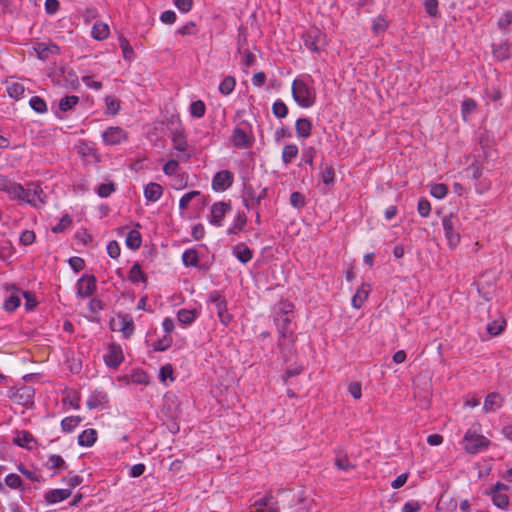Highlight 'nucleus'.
I'll return each mask as SVG.
<instances>
[{"label":"nucleus","mask_w":512,"mask_h":512,"mask_svg":"<svg viewBox=\"0 0 512 512\" xmlns=\"http://www.w3.org/2000/svg\"><path fill=\"white\" fill-rule=\"evenodd\" d=\"M294 101L302 108H310L316 102V90L309 75L296 78L292 83Z\"/></svg>","instance_id":"nucleus-1"},{"label":"nucleus","mask_w":512,"mask_h":512,"mask_svg":"<svg viewBox=\"0 0 512 512\" xmlns=\"http://www.w3.org/2000/svg\"><path fill=\"white\" fill-rule=\"evenodd\" d=\"M7 194L10 199L23 201L31 206L38 207L44 203L43 191L38 184H29L24 188L21 184L12 182L8 188Z\"/></svg>","instance_id":"nucleus-2"},{"label":"nucleus","mask_w":512,"mask_h":512,"mask_svg":"<svg viewBox=\"0 0 512 512\" xmlns=\"http://www.w3.org/2000/svg\"><path fill=\"white\" fill-rule=\"evenodd\" d=\"M463 443L464 449L468 453L476 454L482 449L488 447L490 442L485 436L478 434L472 429H469L464 435Z\"/></svg>","instance_id":"nucleus-3"},{"label":"nucleus","mask_w":512,"mask_h":512,"mask_svg":"<svg viewBox=\"0 0 512 512\" xmlns=\"http://www.w3.org/2000/svg\"><path fill=\"white\" fill-rule=\"evenodd\" d=\"M459 219L457 216L449 215L442 219V227L445 233L446 240L450 248H455L460 243V234L457 231Z\"/></svg>","instance_id":"nucleus-4"},{"label":"nucleus","mask_w":512,"mask_h":512,"mask_svg":"<svg viewBox=\"0 0 512 512\" xmlns=\"http://www.w3.org/2000/svg\"><path fill=\"white\" fill-rule=\"evenodd\" d=\"M304 46L312 51L318 52L326 44V36L318 28L312 27L303 34Z\"/></svg>","instance_id":"nucleus-5"},{"label":"nucleus","mask_w":512,"mask_h":512,"mask_svg":"<svg viewBox=\"0 0 512 512\" xmlns=\"http://www.w3.org/2000/svg\"><path fill=\"white\" fill-rule=\"evenodd\" d=\"M209 300L215 305L220 322L224 325H228L232 316L227 311V302L225 298L218 291H212L209 295Z\"/></svg>","instance_id":"nucleus-6"},{"label":"nucleus","mask_w":512,"mask_h":512,"mask_svg":"<svg viewBox=\"0 0 512 512\" xmlns=\"http://www.w3.org/2000/svg\"><path fill=\"white\" fill-rule=\"evenodd\" d=\"M231 209L230 202L214 203L210 210L209 223L216 227L222 226L225 215L229 213Z\"/></svg>","instance_id":"nucleus-7"},{"label":"nucleus","mask_w":512,"mask_h":512,"mask_svg":"<svg viewBox=\"0 0 512 512\" xmlns=\"http://www.w3.org/2000/svg\"><path fill=\"white\" fill-rule=\"evenodd\" d=\"M292 310L290 304H284L281 312L277 315L276 321L279 326V331L283 337L292 334L290 327L292 320Z\"/></svg>","instance_id":"nucleus-8"},{"label":"nucleus","mask_w":512,"mask_h":512,"mask_svg":"<svg viewBox=\"0 0 512 512\" xmlns=\"http://www.w3.org/2000/svg\"><path fill=\"white\" fill-rule=\"evenodd\" d=\"M127 139V133L121 127L112 126L102 133V140L106 145H117Z\"/></svg>","instance_id":"nucleus-9"},{"label":"nucleus","mask_w":512,"mask_h":512,"mask_svg":"<svg viewBox=\"0 0 512 512\" xmlns=\"http://www.w3.org/2000/svg\"><path fill=\"white\" fill-rule=\"evenodd\" d=\"M34 394L35 392L32 387L24 386L13 392L11 399L19 405L30 407L34 402Z\"/></svg>","instance_id":"nucleus-10"},{"label":"nucleus","mask_w":512,"mask_h":512,"mask_svg":"<svg viewBox=\"0 0 512 512\" xmlns=\"http://www.w3.org/2000/svg\"><path fill=\"white\" fill-rule=\"evenodd\" d=\"M507 490L508 486L500 482L491 490L492 501L500 509H506L509 505V497L506 494Z\"/></svg>","instance_id":"nucleus-11"},{"label":"nucleus","mask_w":512,"mask_h":512,"mask_svg":"<svg viewBox=\"0 0 512 512\" xmlns=\"http://www.w3.org/2000/svg\"><path fill=\"white\" fill-rule=\"evenodd\" d=\"M233 182V175L228 170L217 172L212 179V188L215 191L222 192L228 189Z\"/></svg>","instance_id":"nucleus-12"},{"label":"nucleus","mask_w":512,"mask_h":512,"mask_svg":"<svg viewBox=\"0 0 512 512\" xmlns=\"http://www.w3.org/2000/svg\"><path fill=\"white\" fill-rule=\"evenodd\" d=\"M124 360L122 349L119 345L110 344L108 351L104 355V361L110 368H117Z\"/></svg>","instance_id":"nucleus-13"},{"label":"nucleus","mask_w":512,"mask_h":512,"mask_svg":"<svg viewBox=\"0 0 512 512\" xmlns=\"http://www.w3.org/2000/svg\"><path fill=\"white\" fill-rule=\"evenodd\" d=\"M96 289V278L93 275H84L77 282V294L81 297L91 296Z\"/></svg>","instance_id":"nucleus-14"},{"label":"nucleus","mask_w":512,"mask_h":512,"mask_svg":"<svg viewBox=\"0 0 512 512\" xmlns=\"http://www.w3.org/2000/svg\"><path fill=\"white\" fill-rule=\"evenodd\" d=\"M6 290L9 293L4 301L3 307L6 311L12 312L20 306L21 291L13 285H6Z\"/></svg>","instance_id":"nucleus-15"},{"label":"nucleus","mask_w":512,"mask_h":512,"mask_svg":"<svg viewBox=\"0 0 512 512\" xmlns=\"http://www.w3.org/2000/svg\"><path fill=\"white\" fill-rule=\"evenodd\" d=\"M503 398L499 393L492 392L484 400L483 410L485 413L494 412L502 407Z\"/></svg>","instance_id":"nucleus-16"},{"label":"nucleus","mask_w":512,"mask_h":512,"mask_svg":"<svg viewBox=\"0 0 512 512\" xmlns=\"http://www.w3.org/2000/svg\"><path fill=\"white\" fill-rule=\"evenodd\" d=\"M370 291L371 287L369 284H362L352 297V306L356 309L361 308L362 305L366 302Z\"/></svg>","instance_id":"nucleus-17"},{"label":"nucleus","mask_w":512,"mask_h":512,"mask_svg":"<svg viewBox=\"0 0 512 512\" xmlns=\"http://www.w3.org/2000/svg\"><path fill=\"white\" fill-rule=\"evenodd\" d=\"M71 490L70 489H54L48 491L44 498L47 503L49 504H55L58 502H61L71 496Z\"/></svg>","instance_id":"nucleus-18"},{"label":"nucleus","mask_w":512,"mask_h":512,"mask_svg":"<svg viewBox=\"0 0 512 512\" xmlns=\"http://www.w3.org/2000/svg\"><path fill=\"white\" fill-rule=\"evenodd\" d=\"M162 193V186L154 182L147 184L144 188V196L146 200L151 202L158 201L161 198Z\"/></svg>","instance_id":"nucleus-19"},{"label":"nucleus","mask_w":512,"mask_h":512,"mask_svg":"<svg viewBox=\"0 0 512 512\" xmlns=\"http://www.w3.org/2000/svg\"><path fill=\"white\" fill-rule=\"evenodd\" d=\"M14 443L26 449H32L35 444L33 435L28 431H19L14 437Z\"/></svg>","instance_id":"nucleus-20"},{"label":"nucleus","mask_w":512,"mask_h":512,"mask_svg":"<svg viewBox=\"0 0 512 512\" xmlns=\"http://www.w3.org/2000/svg\"><path fill=\"white\" fill-rule=\"evenodd\" d=\"M97 440V431L89 428L82 431L78 436V444L83 447H91Z\"/></svg>","instance_id":"nucleus-21"},{"label":"nucleus","mask_w":512,"mask_h":512,"mask_svg":"<svg viewBox=\"0 0 512 512\" xmlns=\"http://www.w3.org/2000/svg\"><path fill=\"white\" fill-rule=\"evenodd\" d=\"M296 134L298 137L307 138L311 134L312 124L307 118H300L295 123Z\"/></svg>","instance_id":"nucleus-22"},{"label":"nucleus","mask_w":512,"mask_h":512,"mask_svg":"<svg viewBox=\"0 0 512 512\" xmlns=\"http://www.w3.org/2000/svg\"><path fill=\"white\" fill-rule=\"evenodd\" d=\"M35 51L38 54V57L42 60H45L48 58L49 54H55L58 53L59 47L55 44H45V43H37L35 46Z\"/></svg>","instance_id":"nucleus-23"},{"label":"nucleus","mask_w":512,"mask_h":512,"mask_svg":"<svg viewBox=\"0 0 512 512\" xmlns=\"http://www.w3.org/2000/svg\"><path fill=\"white\" fill-rule=\"evenodd\" d=\"M233 254L241 263H247L252 259V250L243 244L237 245L233 249Z\"/></svg>","instance_id":"nucleus-24"},{"label":"nucleus","mask_w":512,"mask_h":512,"mask_svg":"<svg viewBox=\"0 0 512 512\" xmlns=\"http://www.w3.org/2000/svg\"><path fill=\"white\" fill-rule=\"evenodd\" d=\"M108 402V397L102 392L93 393L87 400V407L89 409H96Z\"/></svg>","instance_id":"nucleus-25"},{"label":"nucleus","mask_w":512,"mask_h":512,"mask_svg":"<svg viewBox=\"0 0 512 512\" xmlns=\"http://www.w3.org/2000/svg\"><path fill=\"white\" fill-rule=\"evenodd\" d=\"M247 222L245 213L239 212L234 220V223L228 228L227 233L234 235L243 230Z\"/></svg>","instance_id":"nucleus-26"},{"label":"nucleus","mask_w":512,"mask_h":512,"mask_svg":"<svg viewBox=\"0 0 512 512\" xmlns=\"http://www.w3.org/2000/svg\"><path fill=\"white\" fill-rule=\"evenodd\" d=\"M91 33L94 39L104 40L109 36V26L103 22L95 23L92 27Z\"/></svg>","instance_id":"nucleus-27"},{"label":"nucleus","mask_w":512,"mask_h":512,"mask_svg":"<svg viewBox=\"0 0 512 512\" xmlns=\"http://www.w3.org/2000/svg\"><path fill=\"white\" fill-rule=\"evenodd\" d=\"M7 94L14 99H20L25 92L24 85L19 82H8L6 85Z\"/></svg>","instance_id":"nucleus-28"},{"label":"nucleus","mask_w":512,"mask_h":512,"mask_svg":"<svg viewBox=\"0 0 512 512\" xmlns=\"http://www.w3.org/2000/svg\"><path fill=\"white\" fill-rule=\"evenodd\" d=\"M335 465L339 470L348 471L354 468V465L349 461L348 456L343 451H338L335 456Z\"/></svg>","instance_id":"nucleus-29"},{"label":"nucleus","mask_w":512,"mask_h":512,"mask_svg":"<svg viewBox=\"0 0 512 512\" xmlns=\"http://www.w3.org/2000/svg\"><path fill=\"white\" fill-rule=\"evenodd\" d=\"M126 245L132 250H137L142 243L141 234L137 230H130L126 237Z\"/></svg>","instance_id":"nucleus-30"},{"label":"nucleus","mask_w":512,"mask_h":512,"mask_svg":"<svg viewBox=\"0 0 512 512\" xmlns=\"http://www.w3.org/2000/svg\"><path fill=\"white\" fill-rule=\"evenodd\" d=\"M79 103V97L75 95L65 96L59 100L58 107L62 112L73 109Z\"/></svg>","instance_id":"nucleus-31"},{"label":"nucleus","mask_w":512,"mask_h":512,"mask_svg":"<svg viewBox=\"0 0 512 512\" xmlns=\"http://www.w3.org/2000/svg\"><path fill=\"white\" fill-rule=\"evenodd\" d=\"M82 421L80 416L65 417L61 421V428L64 432L71 433Z\"/></svg>","instance_id":"nucleus-32"},{"label":"nucleus","mask_w":512,"mask_h":512,"mask_svg":"<svg viewBox=\"0 0 512 512\" xmlns=\"http://www.w3.org/2000/svg\"><path fill=\"white\" fill-rule=\"evenodd\" d=\"M129 280L133 283L145 282L146 277L139 263L135 262L129 272Z\"/></svg>","instance_id":"nucleus-33"},{"label":"nucleus","mask_w":512,"mask_h":512,"mask_svg":"<svg viewBox=\"0 0 512 512\" xmlns=\"http://www.w3.org/2000/svg\"><path fill=\"white\" fill-rule=\"evenodd\" d=\"M232 141L235 146H246L248 144V135L242 128H235L232 134Z\"/></svg>","instance_id":"nucleus-34"},{"label":"nucleus","mask_w":512,"mask_h":512,"mask_svg":"<svg viewBox=\"0 0 512 512\" xmlns=\"http://www.w3.org/2000/svg\"><path fill=\"white\" fill-rule=\"evenodd\" d=\"M236 85V81L232 76H226L219 85V91L223 95H229L233 92Z\"/></svg>","instance_id":"nucleus-35"},{"label":"nucleus","mask_w":512,"mask_h":512,"mask_svg":"<svg viewBox=\"0 0 512 512\" xmlns=\"http://www.w3.org/2000/svg\"><path fill=\"white\" fill-rule=\"evenodd\" d=\"M245 195L250 196L252 203L260 204L261 200L267 196V188H263L258 194L255 193L251 185L245 186Z\"/></svg>","instance_id":"nucleus-36"},{"label":"nucleus","mask_w":512,"mask_h":512,"mask_svg":"<svg viewBox=\"0 0 512 512\" xmlns=\"http://www.w3.org/2000/svg\"><path fill=\"white\" fill-rule=\"evenodd\" d=\"M298 154V147L295 144H288L283 148L282 160L284 163H291Z\"/></svg>","instance_id":"nucleus-37"},{"label":"nucleus","mask_w":512,"mask_h":512,"mask_svg":"<svg viewBox=\"0 0 512 512\" xmlns=\"http://www.w3.org/2000/svg\"><path fill=\"white\" fill-rule=\"evenodd\" d=\"M47 466L50 469H56V470H65L67 468V465H66L64 459L61 456L55 455V454L48 456Z\"/></svg>","instance_id":"nucleus-38"},{"label":"nucleus","mask_w":512,"mask_h":512,"mask_svg":"<svg viewBox=\"0 0 512 512\" xmlns=\"http://www.w3.org/2000/svg\"><path fill=\"white\" fill-rule=\"evenodd\" d=\"M119 45L122 50L123 58L127 61H132L135 58V53L128 40L121 37L119 39Z\"/></svg>","instance_id":"nucleus-39"},{"label":"nucleus","mask_w":512,"mask_h":512,"mask_svg":"<svg viewBox=\"0 0 512 512\" xmlns=\"http://www.w3.org/2000/svg\"><path fill=\"white\" fill-rule=\"evenodd\" d=\"M178 321L189 325L196 319V311L189 309H180L177 313Z\"/></svg>","instance_id":"nucleus-40"},{"label":"nucleus","mask_w":512,"mask_h":512,"mask_svg":"<svg viewBox=\"0 0 512 512\" xmlns=\"http://www.w3.org/2000/svg\"><path fill=\"white\" fill-rule=\"evenodd\" d=\"M189 111L193 117H196V118L203 117L206 112V107H205L204 102L201 100L193 101L190 104Z\"/></svg>","instance_id":"nucleus-41"},{"label":"nucleus","mask_w":512,"mask_h":512,"mask_svg":"<svg viewBox=\"0 0 512 512\" xmlns=\"http://www.w3.org/2000/svg\"><path fill=\"white\" fill-rule=\"evenodd\" d=\"M119 330L123 333L126 338H129L134 332V324L131 319L122 317L119 320Z\"/></svg>","instance_id":"nucleus-42"},{"label":"nucleus","mask_w":512,"mask_h":512,"mask_svg":"<svg viewBox=\"0 0 512 512\" xmlns=\"http://www.w3.org/2000/svg\"><path fill=\"white\" fill-rule=\"evenodd\" d=\"M504 326H505V320L499 319V320H494L491 323H488L486 329H487V332L491 336H497L503 331Z\"/></svg>","instance_id":"nucleus-43"},{"label":"nucleus","mask_w":512,"mask_h":512,"mask_svg":"<svg viewBox=\"0 0 512 512\" xmlns=\"http://www.w3.org/2000/svg\"><path fill=\"white\" fill-rule=\"evenodd\" d=\"M30 107L37 113H45L47 111L46 102L39 96H33L29 100Z\"/></svg>","instance_id":"nucleus-44"},{"label":"nucleus","mask_w":512,"mask_h":512,"mask_svg":"<svg viewBox=\"0 0 512 512\" xmlns=\"http://www.w3.org/2000/svg\"><path fill=\"white\" fill-rule=\"evenodd\" d=\"M182 261L186 266H196L198 264L197 252L193 249L185 250L182 254Z\"/></svg>","instance_id":"nucleus-45"},{"label":"nucleus","mask_w":512,"mask_h":512,"mask_svg":"<svg viewBox=\"0 0 512 512\" xmlns=\"http://www.w3.org/2000/svg\"><path fill=\"white\" fill-rule=\"evenodd\" d=\"M272 112L277 118H285L288 114V108L282 100H276L272 105Z\"/></svg>","instance_id":"nucleus-46"},{"label":"nucleus","mask_w":512,"mask_h":512,"mask_svg":"<svg viewBox=\"0 0 512 512\" xmlns=\"http://www.w3.org/2000/svg\"><path fill=\"white\" fill-rule=\"evenodd\" d=\"M448 192V188L443 183L433 184L430 189V193L436 199H443Z\"/></svg>","instance_id":"nucleus-47"},{"label":"nucleus","mask_w":512,"mask_h":512,"mask_svg":"<svg viewBox=\"0 0 512 512\" xmlns=\"http://www.w3.org/2000/svg\"><path fill=\"white\" fill-rule=\"evenodd\" d=\"M105 104H106V109H107L108 113H110L112 115H115L118 113V111L120 109V103L115 97L107 96L105 98Z\"/></svg>","instance_id":"nucleus-48"},{"label":"nucleus","mask_w":512,"mask_h":512,"mask_svg":"<svg viewBox=\"0 0 512 512\" xmlns=\"http://www.w3.org/2000/svg\"><path fill=\"white\" fill-rule=\"evenodd\" d=\"M5 484L12 489H20L22 486V479L19 475L11 473L6 476Z\"/></svg>","instance_id":"nucleus-49"},{"label":"nucleus","mask_w":512,"mask_h":512,"mask_svg":"<svg viewBox=\"0 0 512 512\" xmlns=\"http://www.w3.org/2000/svg\"><path fill=\"white\" fill-rule=\"evenodd\" d=\"M172 342V337L169 335H165L161 340L153 344V349L159 352L165 351L172 345Z\"/></svg>","instance_id":"nucleus-50"},{"label":"nucleus","mask_w":512,"mask_h":512,"mask_svg":"<svg viewBox=\"0 0 512 512\" xmlns=\"http://www.w3.org/2000/svg\"><path fill=\"white\" fill-rule=\"evenodd\" d=\"M71 223V218L68 215H64L60 221L52 227V231L54 233H62L71 225Z\"/></svg>","instance_id":"nucleus-51"},{"label":"nucleus","mask_w":512,"mask_h":512,"mask_svg":"<svg viewBox=\"0 0 512 512\" xmlns=\"http://www.w3.org/2000/svg\"><path fill=\"white\" fill-rule=\"evenodd\" d=\"M131 381L136 384L147 385L149 383V376L145 372L137 370L131 374Z\"/></svg>","instance_id":"nucleus-52"},{"label":"nucleus","mask_w":512,"mask_h":512,"mask_svg":"<svg viewBox=\"0 0 512 512\" xmlns=\"http://www.w3.org/2000/svg\"><path fill=\"white\" fill-rule=\"evenodd\" d=\"M197 195H199V191H191V192L184 194L179 201V208L181 210H186L189 207L192 199L194 197H196Z\"/></svg>","instance_id":"nucleus-53"},{"label":"nucleus","mask_w":512,"mask_h":512,"mask_svg":"<svg viewBox=\"0 0 512 512\" xmlns=\"http://www.w3.org/2000/svg\"><path fill=\"white\" fill-rule=\"evenodd\" d=\"M290 204L294 208L300 209L305 206V197L299 192H293L290 195Z\"/></svg>","instance_id":"nucleus-54"},{"label":"nucleus","mask_w":512,"mask_h":512,"mask_svg":"<svg viewBox=\"0 0 512 512\" xmlns=\"http://www.w3.org/2000/svg\"><path fill=\"white\" fill-rule=\"evenodd\" d=\"M322 182L326 185H331L334 183L335 172L332 167H326L321 173Z\"/></svg>","instance_id":"nucleus-55"},{"label":"nucleus","mask_w":512,"mask_h":512,"mask_svg":"<svg viewBox=\"0 0 512 512\" xmlns=\"http://www.w3.org/2000/svg\"><path fill=\"white\" fill-rule=\"evenodd\" d=\"M493 54L498 60H505L509 58V46L506 44L499 45L493 50Z\"/></svg>","instance_id":"nucleus-56"},{"label":"nucleus","mask_w":512,"mask_h":512,"mask_svg":"<svg viewBox=\"0 0 512 512\" xmlns=\"http://www.w3.org/2000/svg\"><path fill=\"white\" fill-rule=\"evenodd\" d=\"M174 149L179 152H184L187 148V142L182 134H177L173 137Z\"/></svg>","instance_id":"nucleus-57"},{"label":"nucleus","mask_w":512,"mask_h":512,"mask_svg":"<svg viewBox=\"0 0 512 512\" xmlns=\"http://www.w3.org/2000/svg\"><path fill=\"white\" fill-rule=\"evenodd\" d=\"M417 209H418V213L422 216V217H427L429 214H430V211H431V205L429 203L428 200L426 199H420L418 201V206H417Z\"/></svg>","instance_id":"nucleus-58"},{"label":"nucleus","mask_w":512,"mask_h":512,"mask_svg":"<svg viewBox=\"0 0 512 512\" xmlns=\"http://www.w3.org/2000/svg\"><path fill=\"white\" fill-rule=\"evenodd\" d=\"M388 24L387 21L382 17H377L373 21L372 29L375 33L379 34L386 30Z\"/></svg>","instance_id":"nucleus-59"},{"label":"nucleus","mask_w":512,"mask_h":512,"mask_svg":"<svg viewBox=\"0 0 512 512\" xmlns=\"http://www.w3.org/2000/svg\"><path fill=\"white\" fill-rule=\"evenodd\" d=\"M120 247H119V244L116 242V241H110L107 245V253L108 255L113 258V259H116L120 256Z\"/></svg>","instance_id":"nucleus-60"},{"label":"nucleus","mask_w":512,"mask_h":512,"mask_svg":"<svg viewBox=\"0 0 512 512\" xmlns=\"http://www.w3.org/2000/svg\"><path fill=\"white\" fill-rule=\"evenodd\" d=\"M35 240V233L31 230H25L20 235V242L23 245H30Z\"/></svg>","instance_id":"nucleus-61"},{"label":"nucleus","mask_w":512,"mask_h":512,"mask_svg":"<svg viewBox=\"0 0 512 512\" xmlns=\"http://www.w3.org/2000/svg\"><path fill=\"white\" fill-rule=\"evenodd\" d=\"M419 510V502L415 500H410L403 505L401 512H418Z\"/></svg>","instance_id":"nucleus-62"},{"label":"nucleus","mask_w":512,"mask_h":512,"mask_svg":"<svg viewBox=\"0 0 512 512\" xmlns=\"http://www.w3.org/2000/svg\"><path fill=\"white\" fill-rule=\"evenodd\" d=\"M114 191L113 184H101L98 187L97 193L100 197H108Z\"/></svg>","instance_id":"nucleus-63"},{"label":"nucleus","mask_w":512,"mask_h":512,"mask_svg":"<svg viewBox=\"0 0 512 512\" xmlns=\"http://www.w3.org/2000/svg\"><path fill=\"white\" fill-rule=\"evenodd\" d=\"M314 155H315L314 148L308 147L302 153V161L306 164L312 165Z\"/></svg>","instance_id":"nucleus-64"}]
</instances>
